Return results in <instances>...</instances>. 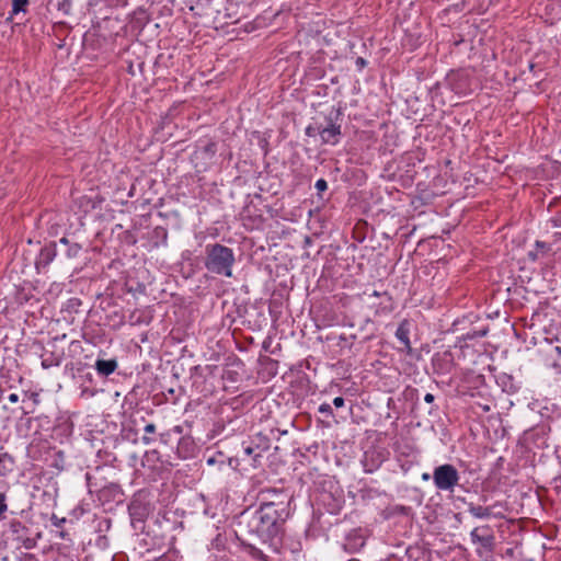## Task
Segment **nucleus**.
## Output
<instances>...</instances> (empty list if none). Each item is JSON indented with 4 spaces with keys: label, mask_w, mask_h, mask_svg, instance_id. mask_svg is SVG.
<instances>
[{
    "label": "nucleus",
    "mask_w": 561,
    "mask_h": 561,
    "mask_svg": "<svg viewBox=\"0 0 561 561\" xmlns=\"http://www.w3.org/2000/svg\"><path fill=\"white\" fill-rule=\"evenodd\" d=\"M342 115L341 111L337 110L334 113H330L325 117L327 125H318L317 133L321 138L322 144L335 146L340 141L341 137V124L337 123L340 116Z\"/></svg>",
    "instance_id": "5"
},
{
    "label": "nucleus",
    "mask_w": 561,
    "mask_h": 561,
    "mask_svg": "<svg viewBox=\"0 0 561 561\" xmlns=\"http://www.w3.org/2000/svg\"><path fill=\"white\" fill-rule=\"evenodd\" d=\"M367 61L363 57H358L356 59V66L359 68H364L366 66Z\"/></svg>",
    "instance_id": "32"
},
{
    "label": "nucleus",
    "mask_w": 561,
    "mask_h": 561,
    "mask_svg": "<svg viewBox=\"0 0 561 561\" xmlns=\"http://www.w3.org/2000/svg\"><path fill=\"white\" fill-rule=\"evenodd\" d=\"M27 5L28 0H12L11 14H19L20 12H25Z\"/></svg>",
    "instance_id": "21"
},
{
    "label": "nucleus",
    "mask_w": 561,
    "mask_h": 561,
    "mask_svg": "<svg viewBox=\"0 0 561 561\" xmlns=\"http://www.w3.org/2000/svg\"><path fill=\"white\" fill-rule=\"evenodd\" d=\"M317 126L318 125H316V126H313V125L307 126V128L305 130L306 135L309 136V137H313V136L318 135Z\"/></svg>",
    "instance_id": "26"
},
{
    "label": "nucleus",
    "mask_w": 561,
    "mask_h": 561,
    "mask_svg": "<svg viewBox=\"0 0 561 561\" xmlns=\"http://www.w3.org/2000/svg\"><path fill=\"white\" fill-rule=\"evenodd\" d=\"M553 482L556 484V490H558V492H560L561 491V476L554 478Z\"/></svg>",
    "instance_id": "34"
},
{
    "label": "nucleus",
    "mask_w": 561,
    "mask_h": 561,
    "mask_svg": "<svg viewBox=\"0 0 561 561\" xmlns=\"http://www.w3.org/2000/svg\"><path fill=\"white\" fill-rule=\"evenodd\" d=\"M60 358L56 357L53 353H50L48 356L43 357L42 359V367L44 369H48L54 366L60 365Z\"/></svg>",
    "instance_id": "20"
},
{
    "label": "nucleus",
    "mask_w": 561,
    "mask_h": 561,
    "mask_svg": "<svg viewBox=\"0 0 561 561\" xmlns=\"http://www.w3.org/2000/svg\"><path fill=\"white\" fill-rule=\"evenodd\" d=\"M366 537L362 528L351 529L344 537L343 549L348 553H356L365 546Z\"/></svg>",
    "instance_id": "7"
},
{
    "label": "nucleus",
    "mask_w": 561,
    "mask_h": 561,
    "mask_svg": "<svg viewBox=\"0 0 561 561\" xmlns=\"http://www.w3.org/2000/svg\"><path fill=\"white\" fill-rule=\"evenodd\" d=\"M396 337L403 344L407 350H411L410 342V323L408 320H403L397 328Z\"/></svg>",
    "instance_id": "12"
},
{
    "label": "nucleus",
    "mask_w": 561,
    "mask_h": 561,
    "mask_svg": "<svg viewBox=\"0 0 561 561\" xmlns=\"http://www.w3.org/2000/svg\"><path fill=\"white\" fill-rule=\"evenodd\" d=\"M144 432L146 434H153L156 432V425L153 423H147L144 426Z\"/></svg>",
    "instance_id": "27"
},
{
    "label": "nucleus",
    "mask_w": 561,
    "mask_h": 561,
    "mask_svg": "<svg viewBox=\"0 0 561 561\" xmlns=\"http://www.w3.org/2000/svg\"><path fill=\"white\" fill-rule=\"evenodd\" d=\"M340 340H341V341H345V340H346V337H345L344 335H341V336H340Z\"/></svg>",
    "instance_id": "44"
},
{
    "label": "nucleus",
    "mask_w": 561,
    "mask_h": 561,
    "mask_svg": "<svg viewBox=\"0 0 561 561\" xmlns=\"http://www.w3.org/2000/svg\"><path fill=\"white\" fill-rule=\"evenodd\" d=\"M8 400L12 403H16L19 401V396L16 393H11L9 397H8Z\"/></svg>",
    "instance_id": "36"
},
{
    "label": "nucleus",
    "mask_w": 561,
    "mask_h": 561,
    "mask_svg": "<svg viewBox=\"0 0 561 561\" xmlns=\"http://www.w3.org/2000/svg\"><path fill=\"white\" fill-rule=\"evenodd\" d=\"M242 451L244 456L251 457L254 454L255 449L252 446H243Z\"/></svg>",
    "instance_id": "28"
},
{
    "label": "nucleus",
    "mask_w": 561,
    "mask_h": 561,
    "mask_svg": "<svg viewBox=\"0 0 561 561\" xmlns=\"http://www.w3.org/2000/svg\"><path fill=\"white\" fill-rule=\"evenodd\" d=\"M130 524L135 530L144 531L145 523L151 513L150 503L140 497H134L128 505Z\"/></svg>",
    "instance_id": "6"
},
{
    "label": "nucleus",
    "mask_w": 561,
    "mask_h": 561,
    "mask_svg": "<svg viewBox=\"0 0 561 561\" xmlns=\"http://www.w3.org/2000/svg\"><path fill=\"white\" fill-rule=\"evenodd\" d=\"M131 422H133L135 425H138V419H137V416H133Z\"/></svg>",
    "instance_id": "39"
},
{
    "label": "nucleus",
    "mask_w": 561,
    "mask_h": 561,
    "mask_svg": "<svg viewBox=\"0 0 561 561\" xmlns=\"http://www.w3.org/2000/svg\"><path fill=\"white\" fill-rule=\"evenodd\" d=\"M288 517L286 501L262 502L257 508H247L238 516L237 533L267 542L282 535Z\"/></svg>",
    "instance_id": "1"
},
{
    "label": "nucleus",
    "mask_w": 561,
    "mask_h": 561,
    "mask_svg": "<svg viewBox=\"0 0 561 561\" xmlns=\"http://www.w3.org/2000/svg\"><path fill=\"white\" fill-rule=\"evenodd\" d=\"M344 403H345V401L342 397H336L333 399V404L335 408H342V407H344Z\"/></svg>",
    "instance_id": "29"
},
{
    "label": "nucleus",
    "mask_w": 561,
    "mask_h": 561,
    "mask_svg": "<svg viewBox=\"0 0 561 561\" xmlns=\"http://www.w3.org/2000/svg\"><path fill=\"white\" fill-rule=\"evenodd\" d=\"M206 463L208 466H216V465H218L219 467H221L222 465L226 463V456L224 455V453L218 451V453L207 457L206 458Z\"/></svg>",
    "instance_id": "19"
},
{
    "label": "nucleus",
    "mask_w": 561,
    "mask_h": 561,
    "mask_svg": "<svg viewBox=\"0 0 561 561\" xmlns=\"http://www.w3.org/2000/svg\"><path fill=\"white\" fill-rule=\"evenodd\" d=\"M432 478L438 491L453 493L459 484L460 473L454 465L444 463L434 468Z\"/></svg>",
    "instance_id": "3"
},
{
    "label": "nucleus",
    "mask_w": 561,
    "mask_h": 561,
    "mask_svg": "<svg viewBox=\"0 0 561 561\" xmlns=\"http://www.w3.org/2000/svg\"><path fill=\"white\" fill-rule=\"evenodd\" d=\"M318 411L327 416L333 415L332 407L329 403H322L319 405Z\"/></svg>",
    "instance_id": "24"
},
{
    "label": "nucleus",
    "mask_w": 561,
    "mask_h": 561,
    "mask_svg": "<svg viewBox=\"0 0 561 561\" xmlns=\"http://www.w3.org/2000/svg\"><path fill=\"white\" fill-rule=\"evenodd\" d=\"M56 561H75V560L70 556L59 554Z\"/></svg>",
    "instance_id": "31"
},
{
    "label": "nucleus",
    "mask_w": 561,
    "mask_h": 561,
    "mask_svg": "<svg viewBox=\"0 0 561 561\" xmlns=\"http://www.w3.org/2000/svg\"><path fill=\"white\" fill-rule=\"evenodd\" d=\"M430 478H431V474H430V473H427V472H424V473L422 474V479H423L424 481H427Z\"/></svg>",
    "instance_id": "38"
},
{
    "label": "nucleus",
    "mask_w": 561,
    "mask_h": 561,
    "mask_svg": "<svg viewBox=\"0 0 561 561\" xmlns=\"http://www.w3.org/2000/svg\"><path fill=\"white\" fill-rule=\"evenodd\" d=\"M57 255V245L55 242H50L43 247L39 251V254L36 259V268H45L47 267Z\"/></svg>",
    "instance_id": "10"
},
{
    "label": "nucleus",
    "mask_w": 561,
    "mask_h": 561,
    "mask_svg": "<svg viewBox=\"0 0 561 561\" xmlns=\"http://www.w3.org/2000/svg\"><path fill=\"white\" fill-rule=\"evenodd\" d=\"M14 469V459L7 451H0V477H5Z\"/></svg>",
    "instance_id": "15"
},
{
    "label": "nucleus",
    "mask_w": 561,
    "mask_h": 561,
    "mask_svg": "<svg viewBox=\"0 0 561 561\" xmlns=\"http://www.w3.org/2000/svg\"><path fill=\"white\" fill-rule=\"evenodd\" d=\"M499 381L505 391L514 393L517 391V387L513 385V378L508 375H502L499 377Z\"/></svg>",
    "instance_id": "18"
},
{
    "label": "nucleus",
    "mask_w": 561,
    "mask_h": 561,
    "mask_svg": "<svg viewBox=\"0 0 561 561\" xmlns=\"http://www.w3.org/2000/svg\"><path fill=\"white\" fill-rule=\"evenodd\" d=\"M85 478H87V480H88V482H89V481H90V479H91L90 473H87V474H85Z\"/></svg>",
    "instance_id": "43"
},
{
    "label": "nucleus",
    "mask_w": 561,
    "mask_h": 561,
    "mask_svg": "<svg viewBox=\"0 0 561 561\" xmlns=\"http://www.w3.org/2000/svg\"><path fill=\"white\" fill-rule=\"evenodd\" d=\"M434 400H435V397L432 393H426L425 397H424V401L426 403H433Z\"/></svg>",
    "instance_id": "33"
},
{
    "label": "nucleus",
    "mask_w": 561,
    "mask_h": 561,
    "mask_svg": "<svg viewBox=\"0 0 561 561\" xmlns=\"http://www.w3.org/2000/svg\"><path fill=\"white\" fill-rule=\"evenodd\" d=\"M470 538L473 543H480L483 548L491 550L494 545V536L489 526L476 527L470 533Z\"/></svg>",
    "instance_id": "8"
},
{
    "label": "nucleus",
    "mask_w": 561,
    "mask_h": 561,
    "mask_svg": "<svg viewBox=\"0 0 561 561\" xmlns=\"http://www.w3.org/2000/svg\"><path fill=\"white\" fill-rule=\"evenodd\" d=\"M363 466L366 472H374L380 466V461L375 460L374 456H369L367 453L365 454V458L363 460Z\"/></svg>",
    "instance_id": "17"
},
{
    "label": "nucleus",
    "mask_w": 561,
    "mask_h": 561,
    "mask_svg": "<svg viewBox=\"0 0 561 561\" xmlns=\"http://www.w3.org/2000/svg\"><path fill=\"white\" fill-rule=\"evenodd\" d=\"M257 457H261V455H260V454H255V455H254V458H253L254 462L256 461V458H257Z\"/></svg>",
    "instance_id": "42"
},
{
    "label": "nucleus",
    "mask_w": 561,
    "mask_h": 561,
    "mask_svg": "<svg viewBox=\"0 0 561 561\" xmlns=\"http://www.w3.org/2000/svg\"><path fill=\"white\" fill-rule=\"evenodd\" d=\"M551 251V245L543 241H536L535 250L528 252V259L531 262L538 261L540 257L546 256Z\"/></svg>",
    "instance_id": "13"
},
{
    "label": "nucleus",
    "mask_w": 561,
    "mask_h": 561,
    "mask_svg": "<svg viewBox=\"0 0 561 561\" xmlns=\"http://www.w3.org/2000/svg\"><path fill=\"white\" fill-rule=\"evenodd\" d=\"M234 263L236 256L231 248L220 243H210L205 247L204 266L209 273L232 277Z\"/></svg>",
    "instance_id": "2"
},
{
    "label": "nucleus",
    "mask_w": 561,
    "mask_h": 561,
    "mask_svg": "<svg viewBox=\"0 0 561 561\" xmlns=\"http://www.w3.org/2000/svg\"><path fill=\"white\" fill-rule=\"evenodd\" d=\"M262 502H279V501H286L289 504L288 496L279 490L276 489H266L261 492Z\"/></svg>",
    "instance_id": "14"
},
{
    "label": "nucleus",
    "mask_w": 561,
    "mask_h": 561,
    "mask_svg": "<svg viewBox=\"0 0 561 561\" xmlns=\"http://www.w3.org/2000/svg\"><path fill=\"white\" fill-rule=\"evenodd\" d=\"M247 552L253 561H276L275 557L265 553L253 545L247 547Z\"/></svg>",
    "instance_id": "16"
},
{
    "label": "nucleus",
    "mask_w": 561,
    "mask_h": 561,
    "mask_svg": "<svg viewBox=\"0 0 561 561\" xmlns=\"http://www.w3.org/2000/svg\"><path fill=\"white\" fill-rule=\"evenodd\" d=\"M59 242L61 244H64L66 248L68 247V244H70L71 242L66 238V237H62Z\"/></svg>",
    "instance_id": "37"
},
{
    "label": "nucleus",
    "mask_w": 561,
    "mask_h": 561,
    "mask_svg": "<svg viewBox=\"0 0 561 561\" xmlns=\"http://www.w3.org/2000/svg\"><path fill=\"white\" fill-rule=\"evenodd\" d=\"M141 442L145 444V445H150L151 443L154 442V439L148 435H145L141 437Z\"/></svg>",
    "instance_id": "30"
},
{
    "label": "nucleus",
    "mask_w": 561,
    "mask_h": 561,
    "mask_svg": "<svg viewBox=\"0 0 561 561\" xmlns=\"http://www.w3.org/2000/svg\"><path fill=\"white\" fill-rule=\"evenodd\" d=\"M486 334V330H483L479 333V336H484Z\"/></svg>",
    "instance_id": "40"
},
{
    "label": "nucleus",
    "mask_w": 561,
    "mask_h": 561,
    "mask_svg": "<svg viewBox=\"0 0 561 561\" xmlns=\"http://www.w3.org/2000/svg\"><path fill=\"white\" fill-rule=\"evenodd\" d=\"M226 462H227V463H228V466H229V467H231V468H236V466H237V460H236V459H233V458H227V457H226Z\"/></svg>",
    "instance_id": "35"
},
{
    "label": "nucleus",
    "mask_w": 561,
    "mask_h": 561,
    "mask_svg": "<svg viewBox=\"0 0 561 561\" xmlns=\"http://www.w3.org/2000/svg\"><path fill=\"white\" fill-rule=\"evenodd\" d=\"M314 187L319 192H324L328 188V182L324 179H319V180H317Z\"/></svg>",
    "instance_id": "25"
},
{
    "label": "nucleus",
    "mask_w": 561,
    "mask_h": 561,
    "mask_svg": "<svg viewBox=\"0 0 561 561\" xmlns=\"http://www.w3.org/2000/svg\"><path fill=\"white\" fill-rule=\"evenodd\" d=\"M72 1L71 0H61L57 8L59 11H62L65 14H69L71 11Z\"/></svg>",
    "instance_id": "23"
},
{
    "label": "nucleus",
    "mask_w": 561,
    "mask_h": 561,
    "mask_svg": "<svg viewBox=\"0 0 561 561\" xmlns=\"http://www.w3.org/2000/svg\"><path fill=\"white\" fill-rule=\"evenodd\" d=\"M94 368L100 376L107 377L115 371L117 368V360L98 358L94 364Z\"/></svg>",
    "instance_id": "11"
},
{
    "label": "nucleus",
    "mask_w": 561,
    "mask_h": 561,
    "mask_svg": "<svg viewBox=\"0 0 561 561\" xmlns=\"http://www.w3.org/2000/svg\"><path fill=\"white\" fill-rule=\"evenodd\" d=\"M556 351L561 354V347L560 346H556Z\"/></svg>",
    "instance_id": "41"
},
{
    "label": "nucleus",
    "mask_w": 561,
    "mask_h": 561,
    "mask_svg": "<svg viewBox=\"0 0 561 561\" xmlns=\"http://www.w3.org/2000/svg\"><path fill=\"white\" fill-rule=\"evenodd\" d=\"M81 245L79 243H70L68 244V247L66 248V256L68 259H75L77 257L80 252H81Z\"/></svg>",
    "instance_id": "22"
},
{
    "label": "nucleus",
    "mask_w": 561,
    "mask_h": 561,
    "mask_svg": "<svg viewBox=\"0 0 561 561\" xmlns=\"http://www.w3.org/2000/svg\"><path fill=\"white\" fill-rule=\"evenodd\" d=\"M500 506L499 503H494L490 506H481L476 505L474 503L470 502L467 504V511L468 513L478 519H489L491 517H502L501 514L495 513L494 510Z\"/></svg>",
    "instance_id": "9"
},
{
    "label": "nucleus",
    "mask_w": 561,
    "mask_h": 561,
    "mask_svg": "<svg viewBox=\"0 0 561 561\" xmlns=\"http://www.w3.org/2000/svg\"><path fill=\"white\" fill-rule=\"evenodd\" d=\"M139 420H140L141 422H145V417H144L142 415L139 417Z\"/></svg>",
    "instance_id": "45"
},
{
    "label": "nucleus",
    "mask_w": 561,
    "mask_h": 561,
    "mask_svg": "<svg viewBox=\"0 0 561 561\" xmlns=\"http://www.w3.org/2000/svg\"><path fill=\"white\" fill-rule=\"evenodd\" d=\"M7 534L12 540L18 541L26 549H32L36 546V536L38 534H35L31 527L19 519L13 518L8 523Z\"/></svg>",
    "instance_id": "4"
}]
</instances>
